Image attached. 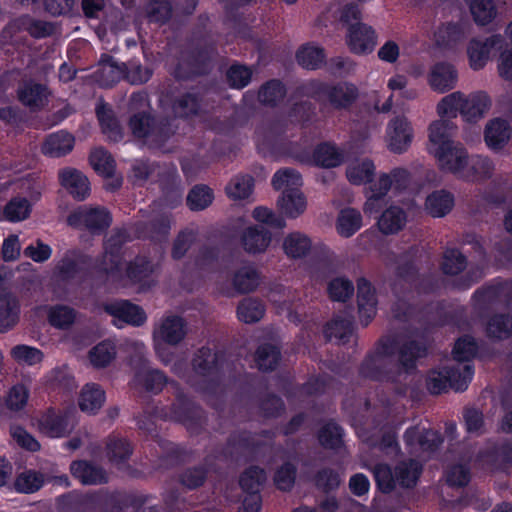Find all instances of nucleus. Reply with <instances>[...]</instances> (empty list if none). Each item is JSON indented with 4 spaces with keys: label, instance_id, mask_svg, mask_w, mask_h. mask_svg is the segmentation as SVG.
<instances>
[{
    "label": "nucleus",
    "instance_id": "nucleus-1",
    "mask_svg": "<svg viewBox=\"0 0 512 512\" xmlns=\"http://www.w3.org/2000/svg\"><path fill=\"white\" fill-rule=\"evenodd\" d=\"M297 92L319 104H328L334 110L348 111L359 98L358 87L351 82H328L310 79L297 87Z\"/></svg>",
    "mask_w": 512,
    "mask_h": 512
},
{
    "label": "nucleus",
    "instance_id": "nucleus-2",
    "mask_svg": "<svg viewBox=\"0 0 512 512\" xmlns=\"http://www.w3.org/2000/svg\"><path fill=\"white\" fill-rule=\"evenodd\" d=\"M218 56V46L213 40L192 45L182 52L171 75L179 82L206 77L213 72Z\"/></svg>",
    "mask_w": 512,
    "mask_h": 512
},
{
    "label": "nucleus",
    "instance_id": "nucleus-3",
    "mask_svg": "<svg viewBox=\"0 0 512 512\" xmlns=\"http://www.w3.org/2000/svg\"><path fill=\"white\" fill-rule=\"evenodd\" d=\"M258 153L265 158L279 160L293 157L301 162H308L309 154L296 142L290 141L282 123L273 121L255 130Z\"/></svg>",
    "mask_w": 512,
    "mask_h": 512
},
{
    "label": "nucleus",
    "instance_id": "nucleus-4",
    "mask_svg": "<svg viewBox=\"0 0 512 512\" xmlns=\"http://www.w3.org/2000/svg\"><path fill=\"white\" fill-rule=\"evenodd\" d=\"M441 169L468 183H484L492 178L495 164L488 156L469 155L464 145L458 144V150Z\"/></svg>",
    "mask_w": 512,
    "mask_h": 512
},
{
    "label": "nucleus",
    "instance_id": "nucleus-5",
    "mask_svg": "<svg viewBox=\"0 0 512 512\" xmlns=\"http://www.w3.org/2000/svg\"><path fill=\"white\" fill-rule=\"evenodd\" d=\"M128 127L135 138L150 139L158 147L165 145L177 130L174 119L167 116L156 117L149 110L133 112L129 117Z\"/></svg>",
    "mask_w": 512,
    "mask_h": 512
},
{
    "label": "nucleus",
    "instance_id": "nucleus-6",
    "mask_svg": "<svg viewBox=\"0 0 512 512\" xmlns=\"http://www.w3.org/2000/svg\"><path fill=\"white\" fill-rule=\"evenodd\" d=\"M166 417L182 424L193 435L201 434L207 423L203 408L182 391L177 392L175 401L169 407V415Z\"/></svg>",
    "mask_w": 512,
    "mask_h": 512
},
{
    "label": "nucleus",
    "instance_id": "nucleus-7",
    "mask_svg": "<svg viewBox=\"0 0 512 512\" xmlns=\"http://www.w3.org/2000/svg\"><path fill=\"white\" fill-rule=\"evenodd\" d=\"M156 271V265L148 255L137 254L134 258L126 261L120 273L116 274L125 287H138L140 291H147L154 285L152 279Z\"/></svg>",
    "mask_w": 512,
    "mask_h": 512
},
{
    "label": "nucleus",
    "instance_id": "nucleus-8",
    "mask_svg": "<svg viewBox=\"0 0 512 512\" xmlns=\"http://www.w3.org/2000/svg\"><path fill=\"white\" fill-rule=\"evenodd\" d=\"M191 366L195 374L203 378H209L202 391L207 394H214L219 386V381L214 379V376H218L222 370L221 353L208 346H202L194 352Z\"/></svg>",
    "mask_w": 512,
    "mask_h": 512
},
{
    "label": "nucleus",
    "instance_id": "nucleus-9",
    "mask_svg": "<svg viewBox=\"0 0 512 512\" xmlns=\"http://www.w3.org/2000/svg\"><path fill=\"white\" fill-rule=\"evenodd\" d=\"M111 213L104 207L79 206L67 216V224L75 229L100 233L110 227Z\"/></svg>",
    "mask_w": 512,
    "mask_h": 512
},
{
    "label": "nucleus",
    "instance_id": "nucleus-10",
    "mask_svg": "<svg viewBox=\"0 0 512 512\" xmlns=\"http://www.w3.org/2000/svg\"><path fill=\"white\" fill-rule=\"evenodd\" d=\"M39 432L49 438H63L74 429L73 413L68 409L49 407L37 419Z\"/></svg>",
    "mask_w": 512,
    "mask_h": 512
},
{
    "label": "nucleus",
    "instance_id": "nucleus-11",
    "mask_svg": "<svg viewBox=\"0 0 512 512\" xmlns=\"http://www.w3.org/2000/svg\"><path fill=\"white\" fill-rule=\"evenodd\" d=\"M453 123L450 120H436L429 125V141L431 143L430 152L438 160L440 167L446 161L451 159L455 151L458 150V144L451 140L450 130Z\"/></svg>",
    "mask_w": 512,
    "mask_h": 512
},
{
    "label": "nucleus",
    "instance_id": "nucleus-12",
    "mask_svg": "<svg viewBox=\"0 0 512 512\" xmlns=\"http://www.w3.org/2000/svg\"><path fill=\"white\" fill-rule=\"evenodd\" d=\"M400 374V369L379 353H368L359 367L361 377L376 382L397 383Z\"/></svg>",
    "mask_w": 512,
    "mask_h": 512
},
{
    "label": "nucleus",
    "instance_id": "nucleus-13",
    "mask_svg": "<svg viewBox=\"0 0 512 512\" xmlns=\"http://www.w3.org/2000/svg\"><path fill=\"white\" fill-rule=\"evenodd\" d=\"M208 91L206 84L192 86L186 92L171 99V110L176 118L191 119L199 116L203 110L205 95Z\"/></svg>",
    "mask_w": 512,
    "mask_h": 512
},
{
    "label": "nucleus",
    "instance_id": "nucleus-14",
    "mask_svg": "<svg viewBox=\"0 0 512 512\" xmlns=\"http://www.w3.org/2000/svg\"><path fill=\"white\" fill-rule=\"evenodd\" d=\"M506 46L505 40L500 34H493L485 40L473 38L467 47L470 67L473 70H480L485 67L492 50H501Z\"/></svg>",
    "mask_w": 512,
    "mask_h": 512
},
{
    "label": "nucleus",
    "instance_id": "nucleus-15",
    "mask_svg": "<svg viewBox=\"0 0 512 512\" xmlns=\"http://www.w3.org/2000/svg\"><path fill=\"white\" fill-rule=\"evenodd\" d=\"M357 306L360 323L367 327L377 314L378 299L375 287L365 277L357 279Z\"/></svg>",
    "mask_w": 512,
    "mask_h": 512
},
{
    "label": "nucleus",
    "instance_id": "nucleus-16",
    "mask_svg": "<svg viewBox=\"0 0 512 512\" xmlns=\"http://www.w3.org/2000/svg\"><path fill=\"white\" fill-rule=\"evenodd\" d=\"M347 44L352 53L367 55L374 50L377 44L376 32L371 26L362 22L350 24Z\"/></svg>",
    "mask_w": 512,
    "mask_h": 512
},
{
    "label": "nucleus",
    "instance_id": "nucleus-17",
    "mask_svg": "<svg viewBox=\"0 0 512 512\" xmlns=\"http://www.w3.org/2000/svg\"><path fill=\"white\" fill-rule=\"evenodd\" d=\"M131 240L129 232L122 228L115 230L104 242V255L102 264L105 263L106 256H109L110 265L101 270L109 276H115L120 273V264L122 259V250L124 245Z\"/></svg>",
    "mask_w": 512,
    "mask_h": 512
},
{
    "label": "nucleus",
    "instance_id": "nucleus-18",
    "mask_svg": "<svg viewBox=\"0 0 512 512\" xmlns=\"http://www.w3.org/2000/svg\"><path fill=\"white\" fill-rule=\"evenodd\" d=\"M471 301L473 310L478 317L487 316L493 306L502 302L499 277L477 288L471 296Z\"/></svg>",
    "mask_w": 512,
    "mask_h": 512
},
{
    "label": "nucleus",
    "instance_id": "nucleus-19",
    "mask_svg": "<svg viewBox=\"0 0 512 512\" xmlns=\"http://www.w3.org/2000/svg\"><path fill=\"white\" fill-rule=\"evenodd\" d=\"M477 460L492 470L512 465V439L497 441L481 449L477 454Z\"/></svg>",
    "mask_w": 512,
    "mask_h": 512
},
{
    "label": "nucleus",
    "instance_id": "nucleus-20",
    "mask_svg": "<svg viewBox=\"0 0 512 512\" xmlns=\"http://www.w3.org/2000/svg\"><path fill=\"white\" fill-rule=\"evenodd\" d=\"M428 84L438 93H446L455 88L458 72L451 63L440 61L433 64L428 73Z\"/></svg>",
    "mask_w": 512,
    "mask_h": 512
},
{
    "label": "nucleus",
    "instance_id": "nucleus-21",
    "mask_svg": "<svg viewBox=\"0 0 512 512\" xmlns=\"http://www.w3.org/2000/svg\"><path fill=\"white\" fill-rule=\"evenodd\" d=\"M387 136L390 151L401 154L410 146L413 138V130L405 117L396 116L388 123Z\"/></svg>",
    "mask_w": 512,
    "mask_h": 512
},
{
    "label": "nucleus",
    "instance_id": "nucleus-22",
    "mask_svg": "<svg viewBox=\"0 0 512 512\" xmlns=\"http://www.w3.org/2000/svg\"><path fill=\"white\" fill-rule=\"evenodd\" d=\"M50 92L46 84L33 79L24 81L17 89L19 102L31 110H40L48 103Z\"/></svg>",
    "mask_w": 512,
    "mask_h": 512
},
{
    "label": "nucleus",
    "instance_id": "nucleus-23",
    "mask_svg": "<svg viewBox=\"0 0 512 512\" xmlns=\"http://www.w3.org/2000/svg\"><path fill=\"white\" fill-rule=\"evenodd\" d=\"M272 241L271 232L261 225L246 227L240 236L243 250L249 255L264 253Z\"/></svg>",
    "mask_w": 512,
    "mask_h": 512
},
{
    "label": "nucleus",
    "instance_id": "nucleus-24",
    "mask_svg": "<svg viewBox=\"0 0 512 512\" xmlns=\"http://www.w3.org/2000/svg\"><path fill=\"white\" fill-rule=\"evenodd\" d=\"M105 311L119 321L135 327L142 326L147 320L144 309L129 300H118L109 303L105 306Z\"/></svg>",
    "mask_w": 512,
    "mask_h": 512
},
{
    "label": "nucleus",
    "instance_id": "nucleus-25",
    "mask_svg": "<svg viewBox=\"0 0 512 512\" xmlns=\"http://www.w3.org/2000/svg\"><path fill=\"white\" fill-rule=\"evenodd\" d=\"M59 182L63 188L77 201H83L90 195L88 178L75 168H65L59 171Z\"/></svg>",
    "mask_w": 512,
    "mask_h": 512
},
{
    "label": "nucleus",
    "instance_id": "nucleus-26",
    "mask_svg": "<svg viewBox=\"0 0 512 512\" xmlns=\"http://www.w3.org/2000/svg\"><path fill=\"white\" fill-rule=\"evenodd\" d=\"M72 476L84 485H99L108 483L106 470L88 460H74L70 464Z\"/></svg>",
    "mask_w": 512,
    "mask_h": 512
},
{
    "label": "nucleus",
    "instance_id": "nucleus-27",
    "mask_svg": "<svg viewBox=\"0 0 512 512\" xmlns=\"http://www.w3.org/2000/svg\"><path fill=\"white\" fill-rule=\"evenodd\" d=\"M511 126L502 118L490 120L484 130V141L487 147L494 151H501L511 138Z\"/></svg>",
    "mask_w": 512,
    "mask_h": 512
},
{
    "label": "nucleus",
    "instance_id": "nucleus-28",
    "mask_svg": "<svg viewBox=\"0 0 512 512\" xmlns=\"http://www.w3.org/2000/svg\"><path fill=\"white\" fill-rule=\"evenodd\" d=\"M186 322L178 315L164 318L155 332V337L169 345L179 344L186 336Z\"/></svg>",
    "mask_w": 512,
    "mask_h": 512
},
{
    "label": "nucleus",
    "instance_id": "nucleus-29",
    "mask_svg": "<svg viewBox=\"0 0 512 512\" xmlns=\"http://www.w3.org/2000/svg\"><path fill=\"white\" fill-rule=\"evenodd\" d=\"M96 116L102 133L109 141L118 143L123 139L121 125L108 103L101 102L96 106Z\"/></svg>",
    "mask_w": 512,
    "mask_h": 512
},
{
    "label": "nucleus",
    "instance_id": "nucleus-30",
    "mask_svg": "<svg viewBox=\"0 0 512 512\" xmlns=\"http://www.w3.org/2000/svg\"><path fill=\"white\" fill-rule=\"evenodd\" d=\"M148 501V496L137 493H111L105 500V506L109 512H125L132 509L139 512Z\"/></svg>",
    "mask_w": 512,
    "mask_h": 512
},
{
    "label": "nucleus",
    "instance_id": "nucleus-31",
    "mask_svg": "<svg viewBox=\"0 0 512 512\" xmlns=\"http://www.w3.org/2000/svg\"><path fill=\"white\" fill-rule=\"evenodd\" d=\"M134 451L133 444L125 437L110 435L105 444V452L109 462L120 468L126 464Z\"/></svg>",
    "mask_w": 512,
    "mask_h": 512
},
{
    "label": "nucleus",
    "instance_id": "nucleus-32",
    "mask_svg": "<svg viewBox=\"0 0 512 512\" xmlns=\"http://www.w3.org/2000/svg\"><path fill=\"white\" fill-rule=\"evenodd\" d=\"M355 321L351 314L337 315L324 327V335L328 341L333 338L346 344L354 332Z\"/></svg>",
    "mask_w": 512,
    "mask_h": 512
},
{
    "label": "nucleus",
    "instance_id": "nucleus-33",
    "mask_svg": "<svg viewBox=\"0 0 512 512\" xmlns=\"http://www.w3.org/2000/svg\"><path fill=\"white\" fill-rule=\"evenodd\" d=\"M344 152L336 144L321 142L313 150L312 162L322 168H335L344 163Z\"/></svg>",
    "mask_w": 512,
    "mask_h": 512
},
{
    "label": "nucleus",
    "instance_id": "nucleus-34",
    "mask_svg": "<svg viewBox=\"0 0 512 512\" xmlns=\"http://www.w3.org/2000/svg\"><path fill=\"white\" fill-rule=\"evenodd\" d=\"M491 100L486 92L479 91L462 96V117L465 121L474 123L490 108Z\"/></svg>",
    "mask_w": 512,
    "mask_h": 512
},
{
    "label": "nucleus",
    "instance_id": "nucleus-35",
    "mask_svg": "<svg viewBox=\"0 0 512 512\" xmlns=\"http://www.w3.org/2000/svg\"><path fill=\"white\" fill-rule=\"evenodd\" d=\"M455 204L454 195L445 189L431 192L425 199V210L433 218H442L451 212Z\"/></svg>",
    "mask_w": 512,
    "mask_h": 512
},
{
    "label": "nucleus",
    "instance_id": "nucleus-36",
    "mask_svg": "<svg viewBox=\"0 0 512 512\" xmlns=\"http://www.w3.org/2000/svg\"><path fill=\"white\" fill-rule=\"evenodd\" d=\"M297 64L305 70L315 71L325 64L326 53L324 48L312 42L301 45L296 53Z\"/></svg>",
    "mask_w": 512,
    "mask_h": 512
},
{
    "label": "nucleus",
    "instance_id": "nucleus-37",
    "mask_svg": "<svg viewBox=\"0 0 512 512\" xmlns=\"http://www.w3.org/2000/svg\"><path fill=\"white\" fill-rule=\"evenodd\" d=\"M287 96V87L282 80L273 78L265 81L257 91V99L262 106L275 108Z\"/></svg>",
    "mask_w": 512,
    "mask_h": 512
},
{
    "label": "nucleus",
    "instance_id": "nucleus-38",
    "mask_svg": "<svg viewBox=\"0 0 512 512\" xmlns=\"http://www.w3.org/2000/svg\"><path fill=\"white\" fill-rule=\"evenodd\" d=\"M75 138L72 134L60 130L47 136L43 145L42 152L46 156L61 157L72 151Z\"/></svg>",
    "mask_w": 512,
    "mask_h": 512
},
{
    "label": "nucleus",
    "instance_id": "nucleus-39",
    "mask_svg": "<svg viewBox=\"0 0 512 512\" xmlns=\"http://www.w3.org/2000/svg\"><path fill=\"white\" fill-rule=\"evenodd\" d=\"M20 303L11 292L0 295V333H6L19 321Z\"/></svg>",
    "mask_w": 512,
    "mask_h": 512
},
{
    "label": "nucleus",
    "instance_id": "nucleus-40",
    "mask_svg": "<svg viewBox=\"0 0 512 512\" xmlns=\"http://www.w3.org/2000/svg\"><path fill=\"white\" fill-rule=\"evenodd\" d=\"M363 225V218L359 210L346 207L339 211L335 229L337 234L342 238H350L355 235Z\"/></svg>",
    "mask_w": 512,
    "mask_h": 512
},
{
    "label": "nucleus",
    "instance_id": "nucleus-41",
    "mask_svg": "<svg viewBox=\"0 0 512 512\" xmlns=\"http://www.w3.org/2000/svg\"><path fill=\"white\" fill-rule=\"evenodd\" d=\"M282 359V353L279 346L272 343L260 344L254 354V361L257 369L263 373L275 371Z\"/></svg>",
    "mask_w": 512,
    "mask_h": 512
},
{
    "label": "nucleus",
    "instance_id": "nucleus-42",
    "mask_svg": "<svg viewBox=\"0 0 512 512\" xmlns=\"http://www.w3.org/2000/svg\"><path fill=\"white\" fill-rule=\"evenodd\" d=\"M317 440L326 450L337 451L344 446L345 431L335 420H328L318 431Z\"/></svg>",
    "mask_w": 512,
    "mask_h": 512
},
{
    "label": "nucleus",
    "instance_id": "nucleus-43",
    "mask_svg": "<svg viewBox=\"0 0 512 512\" xmlns=\"http://www.w3.org/2000/svg\"><path fill=\"white\" fill-rule=\"evenodd\" d=\"M407 222L405 210L399 206H390L385 209L378 219L377 225L385 235L396 234L401 231Z\"/></svg>",
    "mask_w": 512,
    "mask_h": 512
},
{
    "label": "nucleus",
    "instance_id": "nucleus-44",
    "mask_svg": "<svg viewBox=\"0 0 512 512\" xmlns=\"http://www.w3.org/2000/svg\"><path fill=\"white\" fill-rule=\"evenodd\" d=\"M398 354L400 366L406 372H410L416 369L417 360L427 355V347L422 342L408 340L400 345Z\"/></svg>",
    "mask_w": 512,
    "mask_h": 512
},
{
    "label": "nucleus",
    "instance_id": "nucleus-45",
    "mask_svg": "<svg viewBox=\"0 0 512 512\" xmlns=\"http://www.w3.org/2000/svg\"><path fill=\"white\" fill-rule=\"evenodd\" d=\"M261 282V274L253 265H245L236 270L232 278L234 289L241 294L255 291Z\"/></svg>",
    "mask_w": 512,
    "mask_h": 512
},
{
    "label": "nucleus",
    "instance_id": "nucleus-46",
    "mask_svg": "<svg viewBox=\"0 0 512 512\" xmlns=\"http://www.w3.org/2000/svg\"><path fill=\"white\" fill-rule=\"evenodd\" d=\"M485 333L489 339L506 340L512 337V315L495 313L488 318Z\"/></svg>",
    "mask_w": 512,
    "mask_h": 512
},
{
    "label": "nucleus",
    "instance_id": "nucleus-47",
    "mask_svg": "<svg viewBox=\"0 0 512 512\" xmlns=\"http://www.w3.org/2000/svg\"><path fill=\"white\" fill-rule=\"evenodd\" d=\"M209 469L205 464L189 466L177 474V482L188 491L203 487L208 479Z\"/></svg>",
    "mask_w": 512,
    "mask_h": 512
},
{
    "label": "nucleus",
    "instance_id": "nucleus-48",
    "mask_svg": "<svg viewBox=\"0 0 512 512\" xmlns=\"http://www.w3.org/2000/svg\"><path fill=\"white\" fill-rule=\"evenodd\" d=\"M105 401V392L96 383L86 384L80 393L78 405L81 411L95 414Z\"/></svg>",
    "mask_w": 512,
    "mask_h": 512
},
{
    "label": "nucleus",
    "instance_id": "nucleus-49",
    "mask_svg": "<svg viewBox=\"0 0 512 512\" xmlns=\"http://www.w3.org/2000/svg\"><path fill=\"white\" fill-rule=\"evenodd\" d=\"M278 206L286 216L296 218L304 212L306 199L299 189L289 188L283 191Z\"/></svg>",
    "mask_w": 512,
    "mask_h": 512
},
{
    "label": "nucleus",
    "instance_id": "nucleus-50",
    "mask_svg": "<svg viewBox=\"0 0 512 512\" xmlns=\"http://www.w3.org/2000/svg\"><path fill=\"white\" fill-rule=\"evenodd\" d=\"M468 265V259L459 248H446L442 255L440 270L446 276H459Z\"/></svg>",
    "mask_w": 512,
    "mask_h": 512
},
{
    "label": "nucleus",
    "instance_id": "nucleus-51",
    "mask_svg": "<svg viewBox=\"0 0 512 512\" xmlns=\"http://www.w3.org/2000/svg\"><path fill=\"white\" fill-rule=\"evenodd\" d=\"M257 408L260 416L265 419H278L286 411L283 399L273 392H267L257 397Z\"/></svg>",
    "mask_w": 512,
    "mask_h": 512
},
{
    "label": "nucleus",
    "instance_id": "nucleus-52",
    "mask_svg": "<svg viewBox=\"0 0 512 512\" xmlns=\"http://www.w3.org/2000/svg\"><path fill=\"white\" fill-rule=\"evenodd\" d=\"M479 349L480 347L475 337L470 334H464L455 340L451 355L456 362H470L478 357Z\"/></svg>",
    "mask_w": 512,
    "mask_h": 512
},
{
    "label": "nucleus",
    "instance_id": "nucleus-53",
    "mask_svg": "<svg viewBox=\"0 0 512 512\" xmlns=\"http://www.w3.org/2000/svg\"><path fill=\"white\" fill-rule=\"evenodd\" d=\"M396 482L402 487L414 488L422 473V466L415 460L402 461L395 468Z\"/></svg>",
    "mask_w": 512,
    "mask_h": 512
},
{
    "label": "nucleus",
    "instance_id": "nucleus-54",
    "mask_svg": "<svg viewBox=\"0 0 512 512\" xmlns=\"http://www.w3.org/2000/svg\"><path fill=\"white\" fill-rule=\"evenodd\" d=\"M76 316V310L65 304L52 305L47 311L49 324L59 330L69 329L75 323Z\"/></svg>",
    "mask_w": 512,
    "mask_h": 512
},
{
    "label": "nucleus",
    "instance_id": "nucleus-55",
    "mask_svg": "<svg viewBox=\"0 0 512 512\" xmlns=\"http://www.w3.org/2000/svg\"><path fill=\"white\" fill-rule=\"evenodd\" d=\"M225 78L229 88L242 90L251 83L253 70L246 64L234 61L226 70Z\"/></svg>",
    "mask_w": 512,
    "mask_h": 512
},
{
    "label": "nucleus",
    "instance_id": "nucleus-56",
    "mask_svg": "<svg viewBox=\"0 0 512 512\" xmlns=\"http://www.w3.org/2000/svg\"><path fill=\"white\" fill-rule=\"evenodd\" d=\"M32 204L26 197H12L3 208V219L10 223H18L29 218Z\"/></svg>",
    "mask_w": 512,
    "mask_h": 512
},
{
    "label": "nucleus",
    "instance_id": "nucleus-57",
    "mask_svg": "<svg viewBox=\"0 0 512 512\" xmlns=\"http://www.w3.org/2000/svg\"><path fill=\"white\" fill-rule=\"evenodd\" d=\"M178 173L177 169L167 171L165 177L161 178V190L163 193V199L167 206L170 208L177 207L182 200V193L178 185Z\"/></svg>",
    "mask_w": 512,
    "mask_h": 512
},
{
    "label": "nucleus",
    "instance_id": "nucleus-58",
    "mask_svg": "<svg viewBox=\"0 0 512 512\" xmlns=\"http://www.w3.org/2000/svg\"><path fill=\"white\" fill-rule=\"evenodd\" d=\"M45 483V475L34 469H28L16 476L14 487L19 493L33 494L39 491Z\"/></svg>",
    "mask_w": 512,
    "mask_h": 512
},
{
    "label": "nucleus",
    "instance_id": "nucleus-59",
    "mask_svg": "<svg viewBox=\"0 0 512 512\" xmlns=\"http://www.w3.org/2000/svg\"><path fill=\"white\" fill-rule=\"evenodd\" d=\"M311 240L300 232H293L287 235L283 241L285 254L293 259L305 257L311 249Z\"/></svg>",
    "mask_w": 512,
    "mask_h": 512
},
{
    "label": "nucleus",
    "instance_id": "nucleus-60",
    "mask_svg": "<svg viewBox=\"0 0 512 512\" xmlns=\"http://www.w3.org/2000/svg\"><path fill=\"white\" fill-rule=\"evenodd\" d=\"M265 314V306L257 298L247 297L237 306V317L241 322L252 324L260 321Z\"/></svg>",
    "mask_w": 512,
    "mask_h": 512
},
{
    "label": "nucleus",
    "instance_id": "nucleus-61",
    "mask_svg": "<svg viewBox=\"0 0 512 512\" xmlns=\"http://www.w3.org/2000/svg\"><path fill=\"white\" fill-rule=\"evenodd\" d=\"M89 162L95 172L100 176L110 178L115 173V160L103 147L95 148L91 151Z\"/></svg>",
    "mask_w": 512,
    "mask_h": 512
},
{
    "label": "nucleus",
    "instance_id": "nucleus-62",
    "mask_svg": "<svg viewBox=\"0 0 512 512\" xmlns=\"http://www.w3.org/2000/svg\"><path fill=\"white\" fill-rule=\"evenodd\" d=\"M137 381L152 394H159L168 384L167 375L159 369H147L135 374Z\"/></svg>",
    "mask_w": 512,
    "mask_h": 512
},
{
    "label": "nucleus",
    "instance_id": "nucleus-63",
    "mask_svg": "<svg viewBox=\"0 0 512 512\" xmlns=\"http://www.w3.org/2000/svg\"><path fill=\"white\" fill-rule=\"evenodd\" d=\"M254 188V178L249 174L234 176L225 187L227 196L233 200L248 198Z\"/></svg>",
    "mask_w": 512,
    "mask_h": 512
},
{
    "label": "nucleus",
    "instance_id": "nucleus-64",
    "mask_svg": "<svg viewBox=\"0 0 512 512\" xmlns=\"http://www.w3.org/2000/svg\"><path fill=\"white\" fill-rule=\"evenodd\" d=\"M297 466L290 462H283L274 472L273 482L281 492H290L296 483Z\"/></svg>",
    "mask_w": 512,
    "mask_h": 512
}]
</instances>
